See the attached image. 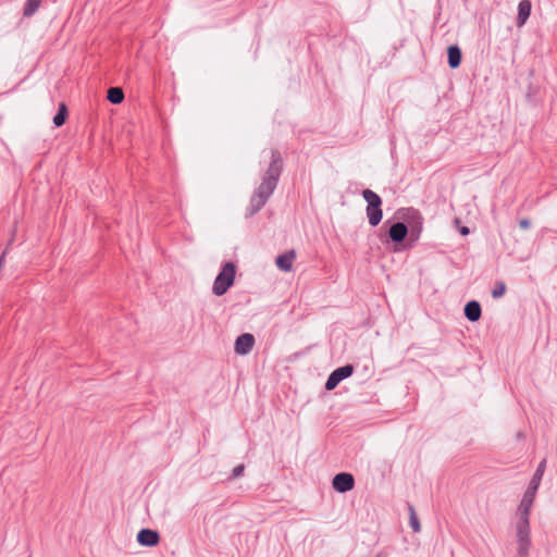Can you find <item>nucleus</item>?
<instances>
[{
  "label": "nucleus",
  "instance_id": "obj_1",
  "mask_svg": "<svg viewBox=\"0 0 557 557\" xmlns=\"http://www.w3.org/2000/svg\"><path fill=\"white\" fill-rule=\"evenodd\" d=\"M546 468V460L543 459L533 476L530 480L529 486L524 492L522 499L517 508L516 517L517 521L515 522L516 536H517V555L518 557H527L529 555L531 539H530V513L531 509L537 493V490L541 485L542 478L544 475Z\"/></svg>",
  "mask_w": 557,
  "mask_h": 557
},
{
  "label": "nucleus",
  "instance_id": "obj_2",
  "mask_svg": "<svg viewBox=\"0 0 557 557\" xmlns=\"http://www.w3.org/2000/svg\"><path fill=\"white\" fill-rule=\"evenodd\" d=\"M282 157L277 150L271 151V162L265 171L261 184L256 188L249 206V214L257 213L267 203L270 196L276 188L277 182L282 173Z\"/></svg>",
  "mask_w": 557,
  "mask_h": 557
},
{
  "label": "nucleus",
  "instance_id": "obj_3",
  "mask_svg": "<svg viewBox=\"0 0 557 557\" xmlns=\"http://www.w3.org/2000/svg\"><path fill=\"white\" fill-rule=\"evenodd\" d=\"M236 275V267L233 262H226L219 274L216 275L213 285L212 293L215 296L224 295L231 286H233Z\"/></svg>",
  "mask_w": 557,
  "mask_h": 557
},
{
  "label": "nucleus",
  "instance_id": "obj_4",
  "mask_svg": "<svg viewBox=\"0 0 557 557\" xmlns=\"http://www.w3.org/2000/svg\"><path fill=\"white\" fill-rule=\"evenodd\" d=\"M354 373V367L346 364L335 369L327 377L325 383L326 391H333L343 380L349 377Z\"/></svg>",
  "mask_w": 557,
  "mask_h": 557
},
{
  "label": "nucleus",
  "instance_id": "obj_5",
  "mask_svg": "<svg viewBox=\"0 0 557 557\" xmlns=\"http://www.w3.org/2000/svg\"><path fill=\"white\" fill-rule=\"evenodd\" d=\"M332 486L338 493H346L354 488L355 479L350 473L341 472L333 478Z\"/></svg>",
  "mask_w": 557,
  "mask_h": 557
},
{
  "label": "nucleus",
  "instance_id": "obj_6",
  "mask_svg": "<svg viewBox=\"0 0 557 557\" xmlns=\"http://www.w3.org/2000/svg\"><path fill=\"white\" fill-rule=\"evenodd\" d=\"M255 345V337L250 333L239 335L235 341L234 350L237 355H247L251 351Z\"/></svg>",
  "mask_w": 557,
  "mask_h": 557
},
{
  "label": "nucleus",
  "instance_id": "obj_7",
  "mask_svg": "<svg viewBox=\"0 0 557 557\" xmlns=\"http://www.w3.org/2000/svg\"><path fill=\"white\" fill-rule=\"evenodd\" d=\"M409 233V227L403 222H396L392 224L388 230V237L396 244H400L404 242L406 236Z\"/></svg>",
  "mask_w": 557,
  "mask_h": 557
},
{
  "label": "nucleus",
  "instance_id": "obj_8",
  "mask_svg": "<svg viewBox=\"0 0 557 557\" xmlns=\"http://www.w3.org/2000/svg\"><path fill=\"white\" fill-rule=\"evenodd\" d=\"M159 533L151 529H143L137 534V541L143 546L152 547L159 543Z\"/></svg>",
  "mask_w": 557,
  "mask_h": 557
},
{
  "label": "nucleus",
  "instance_id": "obj_9",
  "mask_svg": "<svg viewBox=\"0 0 557 557\" xmlns=\"http://www.w3.org/2000/svg\"><path fill=\"white\" fill-rule=\"evenodd\" d=\"M296 253L294 250H289L283 255H280L275 259L276 267L284 271L289 272L293 268V262L295 260Z\"/></svg>",
  "mask_w": 557,
  "mask_h": 557
},
{
  "label": "nucleus",
  "instance_id": "obj_10",
  "mask_svg": "<svg viewBox=\"0 0 557 557\" xmlns=\"http://www.w3.org/2000/svg\"><path fill=\"white\" fill-rule=\"evenodd\" d=\"M465 315L471 322H476L482 314L481 305L476 300H471L465 306Z\"/></svg>",
  "mask_w": 557,
  "mask_h": 557
},
{
  "label": "nucleus",
  "instance_id": "obj_11",
  "mask_svg": "<svg viewBox=\"0 0 557 557\" xmlns=\"http://www.w3.org/2000/svg\"><path fill=\"white\" fill-rule=\"evenodd\" d=\"M412 218L414 221L410 223L408 234L410 236V239L412 242H416L419 239L422 232V218L418 211H412Z\"/></svg>",
  "mask_w": 557,
  "mask_h": 557
},
{
  "label": "nucleus",
  "instance_id": "obj_12",
  "mask_svg": "<svg viewBox=\"0 0 557 557\" xmlns=\"http://www.w3.org/2000/svg\"><path fill=\"white\" fill-rule=\"evenodd\" d=\"M531 14V2L529 0H521L518 4L517 25L520 27L525 24Z\"/></svg>",
  "mask_w": 557,
  "mask_h": 557
},
{
  "label": "nucleus",
  "instance_id": "obj_13",
  "mask_svg": "<svg viewBox=\"0 0 557 557\" xmlns=\"http://www.w3.org/2000/svg\"><path fill=\"white\" fill-rule=\"evenodd\" d=\"M448 65L451 69H457L461 63V50L458 46H449L447 49Z\"/></svg>",
  "mask_w": 557,
  "mask_h": 557
},
{
  "label": "nucleus",
  "instance_id": "obj_14",
  "mask_svg": "<svg viewBox=\"0 0 557 557\" xmlns=\"http://www.w3.org/2000/svg\"><path fill=\"white\" fill-rule=\"evenodd\" d=\"M366 212L371 226H376L381 223L383 218L381 207H367Z\"/></svg>",
  "mask_w": 557,
  "mask_h": 557
},
{
  "label": "nucleus",
  "instance_id": "obj_15",
  "mask_svg": "<svg viewBox=\"0 0 557 557\" xmlns=\"http://www.w3.org/2000/svg\"><path fill=\"white\" fill-rule=\"evenodd\" d=\"M362 197L367 201V207H381L382 199L381 197L371 189H363Z\"/></svg>",
  "mask_w": 557,
  "mask_h": 557
},
{
  "label": "nucleus",
  "instance_id": "obj_16",
  "mask_svg": "<svg viewBox=\"0 0 557 557\" xmlns=\"http://www.w3.org/2000/svg\"><path fill=\"white\" fill-rule=\"evenodd\" d=\"M107 99L113 103L119 104L124 100V92L120 87H111L108 89Z\"/></svg>",
  "mask_w": 557,
  "mask_h": 557
},
{
  "label": "nucleus",
  "instance_id": "obj_17",
  "mask_svg": "<svg viewBox=\"0 0 557 557\" xmlns=\"http://www.w3.org/2000/svg\"><path fill=\"white\" fill-rule=\"evenodd\" d=\"M42 0H27L24 7V15L32 16L40 7Z\"/></svg>",
  "mask_w": 557,
  "mask_h": 557
},
{
  "label": "nucleus",
  "instance_id": "obj_18",
  "mask_svg": "<svg viewBox=\"0 0 557 557\" xmlns=\"http://www.w3.org/2000/svg\"><path fill=\"white\" fill-rule=\"evenodd\" d=\"M409 511H410V527L413 530V532H419L421 529L420 522L418 520V517H417L412 506L409 507Z\"/></svg>",
  "mask_w": 557,
  "mask_h": 557
},
{
  "label": "nucleus",
  "instance_id": "obj_19",
  "mask_svg": "<svg viewBox=\"0 0 557 557\" xmlns=\"http://www.w3.org/2000/svg\"><path fill=\"white\" fill-rule=\"evenodd\" d=\"M506 293V285L503 282H498L492 290L493 298H500Z\"/></svg>",
  "mask_w": 557,
  "mask_h": 557
},
{
  "label": "nucleus",
  "instance_id": "obj_20",
  "mask_svg": "<svg viewBox=\"0 0 557 557\" xmlns=\"http://www.w3.org/2000/svg\"><path fill=\"white\" fill-rule=\"evenodd\" d=\"M66 121V116L63 115V113H59L57 112V114L54 115L53 117V124L57 126V127H60L62 126Z\"/></svg>",
  "mask_w": 557,
  "mask_h": 557
},
{
  "label": "nucleus",
  "instance_id": "obj_21",
  "mask_svg": "<svg viewBox=\"0 0 557 557\" xmlns=\"http://www.w3.org/2000/svg\"><path fill=\"white\" fill-rule=\"evenodd\" d=\"M244 470H245L244 465L236 466L232 471L231 479H236V478L240 476L244 473Z\"/></svg>",
  "mask_w": 557,
  "mask_h": 557
},
{
  "label": "nucleus",
  "instance_id": "obj_22",
  "mask_svg": "<svg viewBox=\"0 0 557 557\" xmlns=\"http://www.w3.org/2000/svg\"><path fill=\"white\" fill-rule=\"evenodd\" d=\"M519 226L522 228V230H529L530 226H531V222L530 220L528 219H522L519 221Z\"/></svg>",
  "mask_w": 557,
  "mask_h": 557
},
{
  "label": "nucleus",
  "instance_id": "obj_23",
  "mask_svg": "<svg viewBox=\"0 0 557 557\" xmlns=\"http://www.w3.org/2000/svg\"><path fill=\"white\" fill-rule=\"evenodd\" d=\"M59 113H63V115L67 116V109H66V106L65 103H61L59 106V110H58Z\"/></svg>",
  "mask_w": 557,
  "mask_h": 557
},
{
  "label": "nucleus",
  "instance_id": "obj_24",
  "mask_svg": "<svg viewBox=\"0 0 557 557\" xmlns=\"http://www.w3.org/2000/svg\"><path fill=\"white\" fill-rule=\"evenodd\" d=\"M7 250H8V248L3 251V253H2V255H1V257H0V268L2 267V264H3V262H4V258H5Z\"/></svg>",
  "mask_w": 557,
  "mask_h": 557
},
{
  "label": "nucleus",
  "instance_id": "obj_25",
  "mask_svg": "<svg viewBox=\"0 0 557 557\" xmlns=\"http://www.w3.org/2000/svg\"><path fill=\"white\" fill-rule=\"evenodd\" d=\"M460 232H461V234H462V235H467V234H469V228H468V227H466V226H463V227L460 230Z\"/></svg>",
  "mask_w": 557,
  "mask_h": 557
}]
</instances>
